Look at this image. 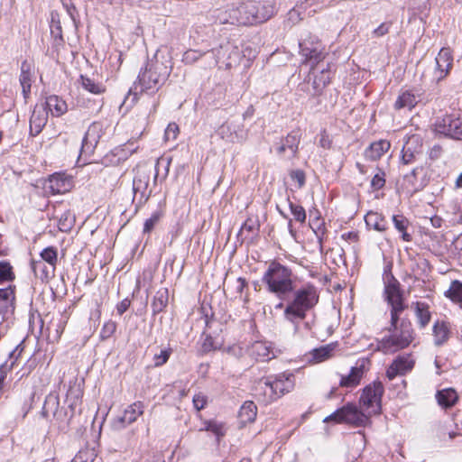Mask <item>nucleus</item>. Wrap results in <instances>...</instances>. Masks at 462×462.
Instances as JSON below:
<instances>
[{"label": "nucleus", "mask_w": 462, "mask_h": 462, "mask_svg": "<svg viewBox=\"0 0 462 462\" xmlns=\"http://www.w3.org/2000/svg\"><path fill=\"white\" fill-rule=\"evenodd\" d=\"M383 393V386L380 382H374L364 388L360 397V405L367 415L359 411L355 404L347 403L326 417L324 421L328 422L334 420L337 423L363 426L368 420V416L380 412Z\"/></svg>", "instance_id": "nucleus-1"}, {"label": "nucleus", "mask_w": 462, "mask_h": 462, "mask_svg": "<svg viewBox=\"0 0 462 462\" xmlns=\"http://www.w3.org/2000/svg\"><path fill=\"white\" fill-rule=\"evenodd\" d=\"M172 69L171 60H161L158 54L146 63L143 70H141L137 82L134 83V93L153 94L164 84Z\"/></svg>", "instance_id": "nucleus-2"}, {"label": "nucleus", "mask_w": 462, "mask_h": 462, "mask_svg": "<svg viewBox=\"0 0 462 462\" xmlns=\"http://www.w3.org/2000/svg\"><path fill=\"white\" fill-rule=\"evenodd\" d=\"M401 314L391 317L388 335L377 342L376 349L383 354H393L408 347L413 340V328L407 319H400Z\"/></svg>", "instance_id": "nucleus-3"}, {"label": "nucleus", "mask_w": 462, "mask_h": 462, "mask_svg": "<svg viewBox=\"0 0 462 462\" xmlns=\"http://www.w3.org/2000/svg\"><path fill=\"white\" fill-rule=\"evenodd\" d=\"M292 292V298L285 306L283 315L286 320L297 324L304 319L307 312L319 302V293L311 283H306Z\"/></svg>", "instance_id": "nucleus-4"}, {"label": "nucleus", "mask_w": 462, "mask_h": 462, "mask_svg": "<svg viewBox=\"0 0 462 462\" xmlns=\"http://www.w3.org/2000/svg\"><path fill=\"white\" fill-rule=\"evenodd\" d=\"M294 277L290 267L272 261L263 274L262 282L269 292L282 299L293 291Z\"/></svg>", "instance_id": "nucleus-5"}, {"label": "nucleus", "mask_w": 462, "mask_h": 462, "mask_svg": "<svg viewBox=\"0 0 462 462\" xmlns=\"http://www.w3.org/2000/svg\"><path fill=\"white\" fill-rule=\"evenodd\" d=\"M42 413L46 418L52 414L59 430H65L74 416L75 411L69 408V406L67 408L60 407L58 395L49 394L45 399Z\"/></svg>", "instance_id": "nucleus-6"}, {"label": "nucleus", "mask_w": 462, "mask_h": 462, "mask_svg": "<svg viewBox=\"0 0 462 462\" xmlns=\"http://www.w3.org/2000/svg\"><path fill=\"white\" fill-rule=\"evenodd\" d=\"M300 54L302 57V63L310 65V69L314 68L325 60L327 52L320 41L314 36L304 39L300 42Z\"/></svg>", "instance_id": "nucleus-7"}, {"label": "nucleus", "mask_w": 462, "mask_h": 462, "mask_svg": "<svg viewBox=\"0 0 462 462\" xmlns=\"http://www.w3.org/2000/svg\"><path fill=\"white\" fill-rule=\"evenodd\" d=\"M144 404L141 401H137L128 405L122 415L115 418L111 422V428L113 430L120 431L131 425L137 419L143 414Z\"/></svg>", "instance_id": "nucleus-8"}, {"label": "nucleus", "mask_w": 462, "mask_h": 462, "mask_svg": "<svg viewBox=\"0 0 462 462\" xmlns=\"http://www.w3.org/2000/svg\"><path fill=\"white\" fill-rule=\"evenodd\" d=\"M219 136L233 143H242L246 139V131L242 122L230 120L226 121L218 128Z\"/></svg>", "instance_id": "nucleus-9"}, {"label": "nucleus", "mask_w": 462, "mask_h": 462, "mask_svg": "<svg viewBox=\"0 0 462 462\" xmlns=\"http://www.w3.org/2000/svg\"><path fill=\"white\" fill-rule=\"evenodd\" d=\"M384 293L387 302L391 306L390 315L394 319L396 314H402L405 309L399 288V282L395 279L389 282L385 286Z\"/></svg>", "instance_id": "nucleus-10"}, {"label": "nucleus", "mask_w": 462, "mask_h": 462, "mask_svg": "<svg viewBox=\"0 0 462 462\" xmlns=\"http://www.w3.org/2000/svg\"><path fill=\"white\" fill-rule=\"evenodd\" d=\"M436 131L450 138L462 140V119L445 116L436 123Z\"/></svg>", "instance_id": "nucleus-11"}, {"label": "nucleus", "mask_w": 462, "mask_h": 462, "mask_svg": "<svg viewBox=\"0 0 462 462\" xmlns=\"http://www.w3.org/2000/svg\"><path fill=\"white\" fill-rule=\"evenodd\" d=\"M103 134V124L100 122L92 123L83 138L81 154L91 155Z\"/></svg>", "instance_id": "nucleus-12"}, {"label": "nucleus", "mask_w": 462, "mask_h": 462, "mask_svg": "<svg viewBox=\"0 0 462 462\" xmlns=\"http://www.w3.org/2000/svg\"><path fill=\"white\" fill-rule=\"evenodd\" d=\"M436 68L434 70V75L437 81H440L444 79L451 70L453 67V55L452 51L449 48H442L436 59Z\"/></svg>", "instance_id": "nucleus-13"}, {"label": "nucleus", "mask_w": 462, "mask_h": 462, "mask_svg": "<svg viewBox=\"0 0 462 462\" xmlns=\"http://www.w3.org/2000/svg\"><path fill=\"white\" fill-rule=\"evenodd\" d=\"M253 393L258 401L268 404L277 400V394L273 391L271 377H263L254 383Z\"/></svg>", "instance_id": "nucleus-14"}, {"label": "nucleus", "mask_w": 462, "mask_h": 462, "mask_svg": "<svg viewBox=\"0 0 462 462\" xmlns=\"http://www.w3.org/2000/svg\"><path fill=\"white\" fill-rule=\"evenodd\" d=\"M300 142V131L291 132L285 138L282 139L281 143L277 146V154L288 159L294 158L298 152Z\"/></svg>", "instance_id": "nucleus-15"}, {"label": "nucleus", "mask_w": 462, "mask_h": 462, "mask_svg": "<svg viewBox=\"0 0 462 462\" xmlns=\"http://www.w3.org/2000/svg\"><path fill=\"white\" fill-rule=\"evenodd\" d=\"M422 153V144L419 136H411L403 145L402 151L401 163L408 165L417 161L418 157Z\"/></svg>", "instance_id": "nucleus-16"}, {"label": "nucleus", "mask_w": 462, "mask_h": 462, "mask_svg": "<svg viewBox=\"0 0 462 462\" xmlns=\"http://www.w3.org/2000/svg\"><path fill=\"white\" fill-rule=\"evenodd\" d=\"M150 181V174L145 170L138 168L133 180V191L134 198L140 196V202H146L150 197V192H147Z\"/></svg>", "instance_id": "nucleus-17"}, {"label": "nucleus", "mask_w": 462, "mask_h": 462, "mask_svg": "<svg viewBox=\"0 0 462 462\" xmlns=\"http://www.w3.org/2000/svg\"><path fill=\"white\" fill-rule=\"evenodd\" d=\"M421 94L419 89H402L393 104L396 110L407 109L411 111L420 101Z\"/></svg>", "instance_id": "nucleus-18"}, {"label": "nucleus", "mask_w": 462, "mask_h": 462, "mask_svg": "<svg viewBox=\"0 0 462 462\" xmlns=\"http://www.w3.org/2000/svg\"><path fill=\"white\" fill-rule=\"evenodd\" d=\"M366 363L365 359L358 360L347 375L341 376L339 385L346 388L356 387L365 374Z\"/></svg>", "instance_id": "nucleus-19"}, {"label": "nucleus", "mask_w": 462, "mask_h": 462, "mask_svg": "<svg viewBox=\"0 0 462 462\" xmlns=\"http://www.w3.org/2000/svg\"><path fill=\"white\" fill-rule=\"evenodd\" d=\"M414 365V361L410 356H399L388 367L386 376L393 380L397 375H403L410 372Z\"/></svg>", "instance_id": "nucleus-20"}, {"label": "nucleus", "mask_w": 462, "mask_h": 462, "mask_svg": "<svg viewBox=\"0 0 462 462\" xmlns=\"http://www.w3.org/2000/svg\"><path fill=\"white\" fill-rule=\"evenodd\" d=\"M270 377L273 391H275L277 394V399L290 393L294 388L295 383L292 374L282 373Z\"/></svg>", "instance_id": "nucleus-21"}, {"label": "nucleus", "mask_w": 462, "mask_h": 462, "mask_svg": "<svg viewBox=\"0 0 462 462\" xmlns=\"http://www.w3.org/2000/svg\"><path fill=\"white\" fill-rule=\"evenodd\" d=\"M254 6L253 5L252 0L239 3L235 5V12L237 17L238 25H254L255 24V19L254 16Z\"/></svg>", "instance_id": "nucleus-22"}, {"label": "nucleus", "mask_w": 462, "mask_h": 462, "mask_svg": "<svg viewBox=\"0 0 462 462\" xmlns=\"http://www.w3.org/2000/svg\"><path fill=\"white\" fill-rule=\"evenodd\" d=\"M252 3L255 7L254 11L255 24L266 22L275 14V6L269 0H252Z\"/></svg>", "instance_id": "nucleus-23"}, {"label": "nucleus", "mask_w": 462, "mask_h": 462, "mask_svg": "<svg viewBox=\"0 0 462 462\" xmlns=\"http://www.w3.org/2000/svg\"><path fill=\"white\" fill-rule=\"evenodd\" d=\"M71 180L63 174L55 173L50 176L46 182L45 189L51 194H62L70 189Z\"/></svg>", "instance_id": "nucleus-24"}, {"label": "nucleus", "mask_w": 462, "mask_h": 462, "mask_svg": "<svg viewBox=\"0 0 462 462\" xmlns=\"http://www.w3.org/2000/svg\"><path fill=\"white\" fill-rule=\"evenodd\" d=\"M250 356L257 361H269L274 357L271 343L266 341H255L248 349Z\"/></svg>", "instance_id": "nucleus-25"}, {"label": "nucleus", "mask_w": 462, "mask_h": 462, "mask_svg": "<svg viewBox=\"0 0 462 462\" xmlns=\"http://www.w3.org/2000/svg\"><path fill=\"white\" fill-rule=\"evenodd\" d=\"M48 121V111L44 106H35L30 118V133L35 136L39 134Z\"/></svg>", "instance_id": "nucleus-26"}, {"label": "nucleus", "mask_w": 462, "mask_h": 462, "mask_svg": "<svg viewBox=\"0 0 462 462\" xmlns=\"http://www.w3.org/2000/svg\"><path fill=\"white\" fill-rule=\"evenodd\" d=\"M391 143L389 141L381 139L372 143L365 151V157L370 161L379 160L386 152L389 151Z\"/></svg>", "instance_id": "nucleus-27"}, {"label": "nucleus", "mask_w": 462, "mask_h": 462, "mask_svg": "<svg viewBox=\"0 0 462 462\" xmlns=\"http://www.w3.org/2000/svg\"><path fill=\"white\" fill-rule=\"evenodd\" d=\"M32 66L26 60L22 62L21 65V74L19 77V81L22 87V92L24 99L26 100L31 94V87L32 82Z\"/></svg>", "instance_id": "nucleus-28"}, {"label": "nucleus", "mask_w": 462, "mask_h": 462, "mask_svg": "<svg viewBox=\"0 0 462 462\" xmlns=\"http://www.w3.org/2000/svg\"><path fill=\"white\" fill-rule=\"evenodd\" d=\"M213 16L215 22L219 24L238 25L235 5L227 6L226 9H216Z\"/></svg>", "instance_id": "nucleus-29"}, {"label": "nucleus", "mask_w": 462, "mask_h": 462, "mask_svg": "<svg viewBox=\"0 0 462 462\" xmlns=\"http://www.w3.org/2000/svg\"><path fill=\"white\" fill-rule=\"evenodd\" d=\"M45 110L47 109L53 116H60L68 110V106L64 100L56 95L46 97Z\"/></svg>", "instance_id": "nucleus-30"}, {"label": "nucleus", "mask_w": 462, "mask_h": 462, "mask_svg": "<svg viewBox=\"0 0 462 462\" xmlns=\"http://www.w3.org/2000/svg\"><path fill=\"white\" fill-rule=\"evenodd\" d=\"M32 269L34 274L42 281H48L54 277L55 270L53 266L49 265L42 260L32 261Z\"/></svg>", "instance_id": "nucleus-31"}, {"label": "nucleus", "mask_w": 462, "mask_h": 462, "mask_svg": "<svg viewBox=\"0 0 462 462\" xmlns=\"http://www.w3.org/2000/svg\"><path fill=\"white\" fill-rule=\"evenodd\" d=\"M365 221L369 228H373L376 231L383 232L387 228V222L383 216L378 212L369 211L365 216Z\"/></svg>", "instance_id": "nucleus-32"}, {"label": "nucleus", "mask_w": 462, "mask_h": 462, "mask_svg": "<svg viewBox=\"0 0 462 462\" xmlns=\"http://www.w3.org/2000/svg\"><path fill=\"white\" fill-rule=\"evenodd\" d=\"M436 399L441 407L447 409L452 407L457 402L458 396L454 389L447 388L438 391Z\"/></svg>", "instance_id": "nucleus-33"}, {"label": "nucleus", "mask_w": 462, "mask_h": 462, "mask_svg": "<svg viewBox=\"0 0 462 462\" xmlns=\"http://www.w3.org/2000/svg\"><path fill=\"white\" fill-rule=\"evenodd\" d=\"M169 300V292L168 289L166 288H161L158 290L153 296L152 301V314L156 315L158 313H161L163 311V310L166 308L168 304Z\"/></svg>", "instance_id": "nucleus-34"}, {"label": "nucleus", "mask_w": 462, "mask_h": 462, "mask_svg": "<svg viewBox=\"0 0 462 462\" xmlns=\"http://www.w3.org/2000/svg\"><path fill=\"white\" fill-rule=\"evenodd\" d=\"M331 79V72L329 64H328L327 69H323L319 74L316 75L313 79V88L315 90V95H319L322 90L330 83Z\"/></svg>", "instance_id": "nucleus-35"}, {"label": "nucleus", "mask_w": 462, "mask_h": 462, "mask_svg": "<svg viewBox=\"0 0 462 462\" xmlns=\"http://www.w3.org/2000/svg\"><path fill=\"white\" fill-rule=\"evenodd\" d=\"M23 349L20 348V345L17 346L9 355V360H7L5 364H3L1 366H0V390L2 389L3 387V383H4V381L6 377V374H7V372L10 371L16 360L18 359V357L20 356L21 353H22Z\"/></svg>", "instance_id": "nucleus-36"}, {"label": "nucleus", "mask_w": 462, "mask_h": 462, "mask_svg": "<svg viewBox=\"0 0 462 462\" xmlns=\"http://www.w3.org/2000/svg\"><path fill=\"white\" fill-rule=\"evenodd\" d=\"M225 55V50L221 46L210 51L202 52V60L205 61L206 68H213L217 65L220 59Z\"/></svg>", "instance_id": "nucleus-37"}, {"label": "nucleus", "mask_w": 462, "mask_h": 462, "mask_svg": "<svg viewBox=\"0 0 462 462\" xmlns=\"http://www.w3.org/2000/svg\"><path fill=\"white\" fill-rule=\"evenodd\" d=\"M256 414V405L253 402L247 401L241 406L238 415L241 422L248 423L255 420Z\"/></svg>", "instance_id": "nucleus-38"}, {"label": "nucleus", "mask_w": 462, "mask_h": 462, "mask_svg": "<svg viewBox=\"0 0 462 462\" xmlns=\"http://www.w3.org/2000/svg\"><path fill=\"white\" fill-rule=\"evenodd\" d=\"M335 350V346L333 344H328L326 346H322L320 347L315 348L310 352L312 360L315 363L323 362L328 358H330Z\"/></svg>", "instance_id": "nucleus-39"}, {"label": "nucleus", "mask_w": 462, "mask_h": 462, "mask_svg": "<svg viewBox=\"0 0 462 462\" xmlns=\"http://www.w3.org/2000/svg\"><path fill=\"white\" fill-rule=\"evenodd\" d=\"M444 295L452 302L462 305V282L457 280L452 281L448 290L445 291Z\"/></svg>", "instance_id": "nucleus-40"}, {"label": "nucleus", "mask_w": 462, "mask_h": 462, "mask_svg": "<svg viewBox=\"0 0 462 462\" xmlns=\"http://www.w3.org/2000/svg\"><path fill=\"white\" fill-rule=\"evenodd\" d=\"M393 222L394 227L402 233V240L406 242L411 241V236L406 231L409 226V220L402 215H394L393 216Z\"/></svg>", "instance_id": "nucleus-41"}, {"label": "nucleus", "mask_w": 462, "mask_h": 462, "mask_svg": "<svg viewBox=\"0 0 462 462\" xmlns=\"http://www.w3.org/2000/svg\"><path fill=\"white\" fill-rule=\"evenodd\" d=\"M14 290L12 286L0 289V311L7 310L14 301Z\"/></svg>", "instance_id": "nucleus-42"}, {"label": "nucleus", "mask_w": 462, "mask_h": 462, "mask_svg": "<svg viewBox=\"0 0 462 462\" xmlns=\"http://www.w3.org/2000/svg\"><path fill=\"white\" fill-rule=\"evenodd\" d=\"M433 335L435 345H442L448 340L449 336V330L448 326L444 322L435 323L433 327Z\"/></svg>", "instance_id": "nucleus-43"}, {"label": "nucleus", "mask_w": 462, "mask_h": 462, "mask_svg": "<svg viewBox=\"0 0 462 462\" xmlns=\"http://www.w3.org/2000/svg\"><path fill=\"white\" fill-rule=\"evenodd\" d=\"M415 314L419 324L421 328H425L430 320V313L429 306L423 302L415 303Z\"/></svg>", "instance_id": "nucleus-44"}, {"label": "nucleus", "mask_w": 462, "mask_h": 462, "mask_svg": "<svg viewBox=\"0 0 462 462\" xmlns=\"http://www.w3.org/2000/svg\"><path fill=\"white\" fill-rule=\"evenodd\" d=\"M199 430L210 431L217 439L226 434L225 425L217 420H205Z\"/></svg>", "instance_id": "nucleus-45"}, {"label": "nucleus", "mask_w": 462, "mask_h": 462, "mask_svg": "<svg viewBox=\"0 0 462 462\" xmlns=\"http://www.w3.org/2000/svg\"><path fill=\"white\" fill-rule=\"evenodd\" d=\"M82 398V391L79 387H70L66 395V403L69 408L76 411V408L80 404Z\"/></svg>", "instance_id": "nucleus-46"}, {"label": "nucleus", "mask_w": 462, "mask_h": 462, "mask_svg": "<svg viewBox=\"0 0 462 462\" xmlns=\"http://www.w3.org/2000/svg\"><path fill=\"white\" fill-rule=\"evenodd\" d=\"M80 82L84 89L93 94H102L106 90L102 84L97 83L93 79L85 76H80Z\"/></svg>", "instance_id": "nucleus-47"}, {"label": "nucleus", "mask_w": 462, "mask_h": 462, "mask_svg": "<svg viewBox=\"0 0 462 462\" xmlns=\"http://www.w3.org/2000/svg\"><path fill=\"white\" fill-rule=\"evenodd\" d=\"M41 260L51 265L56 269L57 262H58V252L57 249L53 246H49L43 249L41 253Z\"/></svg>", "instance_id": "nucleus-48"}, {"label": "nucleus", "mask_w": 462, "mask_h": 462, "mask_svg": "<svg viewBox=\"0 0 462 462\" xmlns=\"http://www.w3.org/2000/svg\"><path fill=\"white\" fill-rule=\"evenodd\" d=\"M116 322L111 319L105 322L99 333L100 339L105 341L110 338L116 332Z\"/></svg>", "instance_id": "nucleus-49"}, {"label": "nucleus", "mask_w": 462, "mask_h": 462, "mask_svg": "<svg viewBox=\"0 0 462 462\" xmlns=\"http://www.w3.org/2000/svg\"><path fill=\"white\" fill-rule=\"evenodd\" d=\"M13 268L8 262H0V283L14 280Z\"/></svg>", "instance_id": "nucleus-50"}, {"label": "nucleus", "mask_w": 462, "mask_h": 462, "mask_svg": "<svg viewBox=\"0 0 462 462\" xmlns=\"http://www.w3.org/2000/svg\"><path fill=\"white\" fill-rule=\"evenodd\" d=\"M73 226V219L69 211L64 212L59 220V229L62 232H68Z\"/></svg>", "instance_id": "nucleus-51"}, {"label": "nucleus", "mask_w": 462, "mask_h": 462, "mask_svg": "<svg viewBox=\"0 0 462 462\" xmlns=\"http://www.w3.org/2000/svg\"><path fill=\"white\" fill-rule=\"evenodd\" d=\"M162 216V213L159 210L153 212L152 214V216L148 219L145 220L144 225H143V232L150 233L154 228L156 224L159 222Z\"/></svg>", "instance_id": "nucleus-52"}, {"label": "nucleus", "mask_w": 462, "mask_h": 462, "mask_svg": "<svg viewBox=\"0 0 462 462\" xmlns=\"http://www.w3.org/2000/svg\"><path fill=\"white\" fill-rule=\"evenodd\" d=\"M51 33L56 39H62V31L57 14H51Z\"/></svg>", "instance_id": "nucleus-53"}, {"label": "nucleus", "mask_w": 462, "mask_h": 462, "mask_svg": "<svg viewBox=\"0 0 462 462\" xmlns=\"http://www.w3.org/2000/svg\"><path fill=\"white\" fill-rule=\"evenodd\" d=\"M95 453L90 449H83L78 452L71 462H94Z\"/></svg>", "instance_id": "nucleus-54"}, {"label": "nucleus", "mask_w": 462, "mask_h": 462, "mask_svg": "<svg viewBox=\"0 0 462 462\" xmlns=\"http://www.w3.org/2000/svg\"><path fill=\"white\" fill-rule=\"evenodd\" d=\"M290 209L296 221L304 223L306 219V212L303 207L290 202Z\"/></svg>", "instance_id": "nucleus-55"}, {"label": "nucleus", "mask_w": 462, "mask_h": 462, "mask_svg": "<svg viewBox=\"0 0 462 462\" xmlns=\"http://www.w3.org/2000/svg\"><path fill=\"white\" fill-rule=\"evenodd\" d=\"M202 58V52L196 50H189L184 52L182 61L185 64H193Z\"/></svg>", "instance_id": "nucleus-56"}, {"label": "nucleus", "mask_w": 462, "mask_h": 462, "mask_svg": "<svg viewBox=\"0 0 462 462\" xmlns=\"http://www.w3.org/2000/svg\"><path fill=\"white\" fill-rule=\"evenodd\" d=\"M179 125L175 123H170L165 129L164 137L165 140H175L179 134Z\"/></svg>", "instance_id": "nucleus-57"}, {"label": "nucleus", "mask_w": 462, "mask_h": 462, "mask_svg": "<svg viewBox=\"0 0 462 462\" xmlns=\"http://www.w3.org/2000/svg\"><path fill=\"white\" fill-rule=\"evenodd\" d=\"M192 402L194 408L197 411H200L207 405L208 397L204 393H199L193 396Z\"/></svg>", "instance_id": "nucleus-58"}, {"label": "nucleus", "mask_w": 462, "mask_h": 462, "mask_svg": "<svg viewBox=\"0 0 462 462\" xmlns=\"http://www.w3.org/2000/svg\"><path fill=\"white\" fill-rule=\"evenodd\" d=\"M170 355L171 351L168 349L161 350L160 354H155L153 357L154 365L160 366L164 365L168 361Z\"/></svg>", "instance_id": "nucleus-59"}, {"label": "nucleus", "mask_w": 462, "mask_h": 462, "mask_svg": "<svg viewBox=\"0 0 462 462\" xmlns=\"http://www.w3.org/2000/svg\"><path fill=\"white\" fill-rule=\"evenodd\" d=\"M383 175H384L383 173H382V174L377 173L372 179L371 185L374 189H380L384 186L385 180H384Z\"/></svg>", "instance_id": "nucleus-60"}, {"label": "nucleus", "mask_w": 462, "mask_h": 462, "mask_svg": "<svg viewBox=\"0 0 462 462\" xmlns=\"http://www.w3.org/2000/svg\"><path fill=\"white\" fill-rule=\"evenodd\" d=\"M291 180L298 182L299 188H301L305 183V174L300 170L292 171L290 174Z\"/></svg>", "instance_id": "nucleus-61"}, {"label": "nucleus", "mask_w": 462, "mask_h": 462, "mask_svg": "<svg viewBox=\"0 0 462 462\" xmlns=\"http://www.w3.org/2000/svg\"><path fill=\"white\" fill-rule=\"evenodd\" d=\"M390 24L383 23L380 24L376 29L374 30L373 33L374 35L377 37L383 36L389 32Z\"/></svg>", "instance_id": "nucleus-62"}, {"label": "nucleus", "mask_w": 462, "mask_h": 462, "mask_svg": "<svg viewBox=\"0 0 462 462\" xmlns=\"http://www.w3.org/2000/svg\"><path fill=\"white\" fill-rule=\"evenodd\" d=\"M131 301L128 299H124L116 305V310L119 315H123L130 307Z\"/></svg>", "instance_id": "nucleus-63"}, {"label": "nucleus", "mask_w": 462, "mask_h": 462, "mask_svg": "<svg viewBox=\"0 0 462 462\" xmlns=\"http://www.w3.org/2000/svg\"><path fill=\"white\" fill-rule=\"evenodd\" d=\"M90 103H91V105H90L89 108H90L91 114H93V115L98 114L103 106V100L102 99L93 100Z\"/></svg>", "instance_id": "nucleus-64"}]
</instances>
